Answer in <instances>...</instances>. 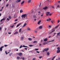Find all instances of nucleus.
<instances>
[{
  "label": "nucleus",
  "mask_w": 60,
  "mask_h": 60,
  "mask_svg": "<svg viewBox=\"0 0 60 60\" xmlns=\"http://www.w3.org/2000/svg\"><path fill=\"white\" fill-rule=\"evenodd\" d=\"M14 18H16L17 17V15H14Z\"/></svg>",
  "instance_id": "aec40b11"
},
{
  "label": "nucleus",
  "mask_w": 60,
  "mask_h": 60,
  "mask_svg": "<svg viewBox=\"0 0 60 60\" xmlns=\"http://www.w3.org/2000/svg\"><path fill=\"white\" fill-rule=\"evenodd\" d=\"M29 47H33V46H34V45H29Z\"/></svg>",
  "instance_id": "c756f323"
},
{
  "label": "nucleus",
  "mask_w": 60,
  "mask_h": 60,
  "mask_svg": "<svg viewBox=\"0 0 60 60\" xmlns=\"http://www.w3.org/2000/svg\"><path fill=\"white\" fill-rule=\"evenodd\" d=\"M13 26H14V25H13L12 26H11L10 27H12V28H13Z\"/></svg>",
  "instance_id": "c9c22d12"
},
{
  "label": "nucleus",
  "mask_w": 60,
  "mask_h": 60,
  "mask_svg": "<svg viewBox=\"0 0 60 60\" xmlns=\"http://www.w3.org/2000/svg\"><path fill=\"white\" fill-rule=\"evenodd\" d=\"M25 3V1H23L21 3V4H23Z\"/></svg>",
  "instance_id": "4be33fe9"
},
{
  "label": "nucleus",
  "mask_w": 60,
  "mask_h": 60,
  "mask_svg": "<svg viewBox=\"0 0 60 60\" xmlns=\"http://www.w3.org/2000/svg\"><path fill=\"white\" fill-rule=\"evenodd\" d=\"M25 48H28V47L26 46H25Z\"/></svg>",
  "instance_id": "bf43d9fd"
},
{
  "label": "nucleus",
  "mask_w": 60,
  "mask_h": 60,
  "mask_svg": "<svg viewBox=\"0 0 60 60\" xmlns=\"http://www.w3.org/2000/svg\"><path fill=\"white\" fill-rule=\"evenodd\" d=\"M35 32V33H37V31H36V30H35L34 31Z\"/></svg>",
  "instance_id": "49530a36"
},
{
  "label": "nucleus",
  "mask_w": 60,
  "mask_h": 60,
  "mask_svg": "<svg viewBox=\"0 0 60 60\" xmlns=\"http://www.w3.org/2000/svg\"><path fill=\"white\" fill-rule=\"evenodd\" d=\"M21 24V23L19 24H18V25H17V26H16V27H18V26H19V25H20Z\"/></svg>",
  "instance_id": "bb28decb"
},
{
  "label": "nucleus",
  "mask_w": 60,
  "mask_h": 60,
  "mask_svg": "<svg viewBox=\"0 0 60 60\" xmlns=\"http://www.w3.org/2000/svg\"><path fill=\"white\" fill-rule=\"evenodd\" d=\"M46 42H45L44 43H43V45H45V44H46Z\"/></svg>",
  "instance_id": "79ce46f5"
},
{
  "label": "nucleus",
  "mask_w": 60,
  "mask_h": 60,
  "mask_svg": "<svg viewBox=\"0 0 60 60\" xmlns=\"http://www.w3.org/2000/svg\"><path fill=\"white\" fill-rule=\"evenodd\" d=\"M45 49H44L43 51V52H45Z\"/></svg>",
  "instance_id": "37998d69"
},
{
  "label": "nucleus",
  "mask_w": 60,
  "mask_h": 60,
  "mask_svg": "<svg viewBox=\"0 0 60 60\" xmlns=\"http://www.w3.org/2000/svg\"><path fill=\"white\" fill-rule=\"evenodd\" d=\"M22 31V30L21 29H20L19 30V33H20V32H21Z\"/></svg>",
  "instance_id": "4468645a"
},
{
  "label": "nucleus",
  "mask_w": 60,
  "mask_h": 60,
  "mask_svg": "<svg viewBox=\"0 0 60 60\" xmlns=\"http://www.w3.org/2000/svg\"><path fill=\"white\" fill-rule=\"evenodd\" d=\"M20 1L21 0H17L16 1V3H19V2H20Z\"/></svg>",
  "instance_id": "f8f14e48"
},
{
  "label": "nucleus",
  "mask_w": 60,
  "mask_h": 60,
  "mask_svg": "<svg viewBox=\"0 0 60 60\" xmlns=\"http://www.w3.org/2000/svg\"><path fill=\"white\" fill-rule=\"evenodd\" d=\"M5 20V18H3V19H1L0 20V22H2L3 20Z\"/></svg>",
  "instance_id": "9d476101"
},
{
  "label": "nucleus",
  "mask_w": 60,
  "mask_h": 60,
  "mask_svg": "<svg viewBox=\"0 0 60 60\" xmlns=\"http://www.w3.org/2000/svg\"><path fill=\"white\" fill-rule=\"evenodd\" d=\"M7 46H8V45H4V47H7Z\"/></svg>",
  "instance_id": "c03bdc74"
},
{
  "label": "nucleus",
  "mask_w": 60,
  "mask_h": 60,
  "mask_svg": "<svg viewBox=\"0 0 60 60\" xmlns=\"http://www.w3.org/2000/svg\"><path fill=\"white\" fill-rule=\"evenodd\" d=\"M23 38H23V37H21V40H22V41L23 40Z\"/></svg>",
  "instance_id": "c85d7f7f"
},
{
  "label": "nucleus",
  "mask_w": 60,
  "mask_h": 60,
  "mask_svg": "<svg viewBox=\"0 0 60 60\" xmlns=\"http://www.w3.org/2000/svg\"><path fill=\"white\" fill-rule=\"evenodd\" d=\"M17 21H18V19H15V22Z\"/></svg>",
  "instance_id": "e433bc0d"
},
{
  "label": "nucleus",
  "mask_w": 60,
  "mask_h": 60,
  "mask_svg": "<svg viewBox=\"0 0 60 60\" xmlns=\"http://www.w3.org/2000/svg\"><path fill=\"white\" fill-rule=\"evenodd\" d=\"M49 21H50V20H51V19H50V18H49Z\"/></svg>",
  "instance_id": "3c124183"
},
{
  "label": "nucleus",
  "mask_w": 60,
  "mask_h": 60,
  "mask_svg": "<svg viewBox=\"0 0 60 60\" xmlns=\"http://www.w3.org/2000/svg\"><path fill=\"white\" fill-rule=\"evenodd\" d=\"M58 3H60V1H59L58 2Z\"/></svg>",
  "instance_id": "e2e57ef3"
},
{
  "label": "nucleus",
  "mask_w": 60,
  "mask_h": 60,
  "mask_svg": "<svg viewBox=\"0 0 60 60\" xmlns=\"http://www.w3.org/2000/svg\"><path fill=\"white\" fill-rule=\"evenodd\" d=\"M4 46H2L1 48H0V51H2V48H4Z\"/></svg>",
  "instance_id": "39448f33"
},
{
  "label": "nucleus",
  "mask_w": 60,
  "mask_h": 60,
  "mask_svg": "<svg viewBox=\"0 0 60 60\" xmlns=\"http://www.w3.org/2000/svg\"><path fill=\"white\" fill-rule=\"evenodd\" d=\"M60 53V49L59 50H57V53Z\"/></svg>",
  "instance_id": "1a4fd4ad"
},
{
  "label": "nucleus",
  "mask_w": 60,
  "mask_h": 60,
  "mask_svg": "<svg viewBox=\"0 0 60 60\" xmlns=\"http://www.w3.org/2000/svg\"><path fill=\"white\" fill-rule=\"evenodd\" d=\"M23 10H21L20 11V13H22L23 12Z\"/></svg>",
  "instance_id": "412c9836"
},
{
  "label": "nucleus",
  "mask_w": 60,
  "mask_h": 60,
  "mask_svg": "<svg viewBox=\"0 0 60 60\" xmlns=\"http://www.w3.org/2000/svg\"><path fill=\"white\" fill-rule=\"evenodd\" d=\"M28 39L29 41H32V38H28Z\"/></svg>",
  "instance_id": "2eb2a0df"
},
{
  "label": "nucleus",
  "mask_w": 60,
  "mask_h": 60,
  "mask_svg": "<svg viewBox=\"0 0 60 60\" xmlns=\"http://www.w3.org/2000/svg\"><path fill=\"white\" fill-rule=\"evenodd\" d=\"M50 13V12H47V13H46V16H48L49 14Z\"/></svg>",
  "instance_id": "7ed1b4c3"
},
{
  "label": "nucleus",
  "mask_w": 60,
  "mask_h": 60,
  "mask_svg": "<svg viewBox=\"0 0 60 60\" xmlns=\"http://www.w3.org/2000/svg\"><path fill=\"white\" fill-rule=\"evenodd\" d=\"M43 16V14H42V15H41V17H42V16Z\"/></svg>",
  "instance_id": "0e129e2a"
},
{
  "label": "nucleus",
  "mask_w": 60,
  "mask_h": 60,
  "mask_svg": "<svg viewBox=\"0 0 60 60\" xmlns=\"http://www.w3.org/2000/svg\"><path fill=\"white\" fill-rule=\"evenodd\" d=\"M31 0H28V3H31Z\"/></svg>",
  "instance_id": "a211bd4d"
},
{
  "label": "nucleus",
  "mask_w": 60,
  "mask_h": 60,
  "mask_svg": "<svg viewBox=\"0 0 60 60\" xmlns=\"http://www.w3.org/2000/svg\"><path fill=\"white\" fill-rule=\"evenodd\" d=\"M49 27L50 28H51V26L50 25H49Z\"/></svg>",
  "instance_id": "8fccbe9b"
},
{
  "label": "nucleus",
  "mask_w": 60,
  "mask_h": 60,
  "mask_svg": "<svg viewBox=\"0 0 60 60\" xmlns=\"http://www.w3.org/2000/svg\"><path fill=\"white\" fill-rule=\"evenodd\" d=\"M46 21H49V19H47V20H46Z\"/></svg>",
  "instance_id": "5fc2aeb1"
},
{
  "label": "nucleus",
  "mask_w": 60,
  "mask_h": 60,
  "mask_svg": "<svg viewBox=\"0 0 60 60\" xmlns=\"http://www.w3.org/2000/svg\"><path fill=\"white\" fill-rule=\"evenodd\" d=\"M26 25H27V24H26V23H25L24 25L22 26V27H23L26 26Z\"/></svg>",
  "instance_id": "6e6552de"
},
{
  "label": "nucleus",
  "mask_w": 60,
  "mask_h": 60,
  "mask_svg": "<svg viewBox=\"0 0 60 60\" xmlns=\"http://www.w3.org/2000/svg\"><path fill=\"white\" fill-rule=\"evenodd\" d=\"M19 58H20L18 56L17 57V59H19Z\"/></svg>",
  "instance_id": "cd10ccee"
},
{
  "label": "nucleus",
  "mask_w": 60,
  "mask_h": 60,
  "mask_svg": "<svg viewBox=\"0 0 60 60\" xmlns=\"http://www.w3.org/2000/svg\"><path fill=\"white\" fill-rule=\"evenodd\" d=\"M18 33V32L16 31L15 32V33H14V34H17Z\"/></svg>",
  "instance_id": "393cba45"
},
{
  "label": "nucleus",
  "mask_w": 60,
  "mask_h": 60,
  "mask_svg": "<svg viewBox=\"0 0 60 60\" xmlns=\"http://www.w3.org/2000/svg\"><path fill=\"white\" fill-rule=\"evenodd\" d=\"M59 22H60V21H59V20H58V23H59Z\"/></svg>",
  "instance_id": "13d9d810"
},
{
  "label": "nucleus",
  "mask_w": 60,
  "mask_h": 60,
  "mask_svg": "<svg viewBox=\"0 0 60 60\" xmlns=\"http://www.w3.org/2000/svg\"><path fill=\"white\" fill-rule=\"evenodd\" d=\"M41 20H40L38 23V25H39V24H40V23H41Z\"/></svg>",
  "instance_id": "ddd939ff"
},
{
  "label": "nucleus",
  "mask_w": 60,
  "mask_h": 60,
  "mask_svg": "<svg viewBox=\"0 0 60 60\" xmlns=\"http://www.w3.org/2000/svg\"><path fill=\"white\" fill-rule=\"evenodd\" d=\"M52 14L51 13L50 14H49V16H51V15H52Z\"/></svg>",
  "instance_id": "09e8293b"
},
{
  "label": "nucleus",
  "mask_w": 60,
  "mask_h": 60,
  "mask_svg": "<svg viewBox=\"0 0 60 60\" xmlns=\"http://www.w3.org/2000/svg\"><path fill=\"white\" fill-rule=\"evenodd\" d=\"M22 60H25V58H24V57L22 58Z\"/></svg>",
  "instance_id": "864d4df0"
},
{
  "label": "nucleus",
  "mask_w": 60,
  "mask_h": 60,
  "mask_svg": "<svg viewBox=\"0 0 60 60\" xmlns=\"http://www.w3.org/2000/svg\"><path fill=\"white\" fill-rule=\"evenodd\" d=\"M36 52L37 53H40V52H38V51H37Z\"/></svg>",
  "instance_id": "de8ad7c7"
},
{
  "label": "nucleus",
  "mask_w": 60,
  "mask_h": 60,
  "mask_svg": "<svg viewBox=\"0 0 60 60\" xmlns=\"http://www.w3.org/2000/svg\"><path fill=\"white\" fill-rule=\"evenodd\" d=\"M24 49H25L26 50H27V48H25Z\"/></svg>",
  "instance_id": "6e6d98bb"
},
{
  "label": "nucleus",
  "mask_w": 60,
  "mask_h": 60,
  "mask_svg": "<svg viewBox=\"0 0 60 60\" xmlns=\"http://www.w3.org/2000/svg\"><path fill=\"white\" fill-rule=\"evenodd\" d=\"M48 7H46L45 8H43V9L44 10H47V9H48Z\"/></svg>",
  "instance_id": "20e7f679"
},
{
  "label": "nucleus",
  "mask_w": 60,
  "mask_h": 60,
  "mask_svg": "<svg viewBox=\"0 0 60 60\" xmlns=\"http://www.w3.org/2000/svg\"><path fill=\"white\" fill-rule=\"evenodd\" d=\"M5 53L6 55H7L8 54V53L7 52V51H5Z\"/></svg>",
  "instance_id": "2f4dec72"
},
{
  "label": "nucleus",
  "mask_w": 60,
  "mask_h": 60,
  "mask_svg": "<svg viewBox=\"0 0 60 60\" xmlns=\"http://www.w3.org/2000/svg\"><path fill=\"white\" fill-rule=\"evenodd\" d=\"M55 57H56V56H54L53 57V58L54 59V58H55Z\"/></svg>",
  "instance_id": "774afa93"
},
{
  "label": "nucleus",
  "mask_w": 60,
  "mask_h": 60,
  "mask_svg": "<svg viewBox=\"0 0 60 60\" xmlns=\"http://www.w3.org/2000/svg\"><path fill=\"white\" fill-rule=\"evenodd\" d=\"M18 54L19 56H22V53L21 52L18 53Z\"/></svg>",
  "instance_id": "f03ea898"
},
{
  "label": "nucleus",
  "mask_w": 60,
  "mask_h": 60,
  "mask_svg": "<svg viewBox=\"0 0 60 60\" xmlns=\"http://www.w3.org/2000/svg\"><path fill=\"white\" fill-rule=\"evenodd\" d=\"M60 34V32L59 33H57V36H58V35H59V34Z\"/></svg>",
  "instance_id": "5701e85b"
},
{
  "label": "nucleus",
  "mask_w": 60,
  "mask_h": 60,
  "mask_svg": "<svg viewBox=\"0 0 60 60\" xmlns=\"http://www.w3.org/2000/svg\"><path fill=\"white\" fill-rule=\"evenodd\" d=\"M37 42L36 41H34L33 42V43H37Z\"/></svg>",
  "instance_id": "7c9ffc66"
},
{
  "label": "nucleus",
  "mask_w": 60,
  "mask_h": 60,
  "mask_svg": "<svg viewBox=\"0 0 60 60\" xmlns=\"http://www.w3.org/2000/svg\"><path fill=\"white\" fill-rule=\"evenodd\" d=\"M54 59L53 58L52 59V60H54Z\"/></svg>",
  "instance_id": "338daca9"
},
{
  "label": "nucleus",
  "mask_w": 60,
  "mask_h": 60,
  "mask_svg": "<svg viewBox=\"0 0 60 60\" xmlns=\"http://www.w3.org/2000/svg\"><path fill=\"white\" fill-rule=\"evenodd\" d=\"M23 47V46L22 45H21L19 47V48H21Z\"/></svg>",
  "instance_id": "473e14b6"
},
{
  "label": "nucleus",
  "mask_w": 60,
  "mask_h": 60,
  "mask_svg": "<svg viewBox=\"0 0 60 60\" xmlns=\"http://www.w3.org/2000/svg\"><path fill=\"white\" fill-rule=\"evenodd\" d=\"M57 8H60V7L59 6V5H58L57 6Z\"/></svg>",
  "instance_id": "58836bf2"
},
{
  "label": "nucleus",
  "mask_w": 60,
  "mask_h": 60,
  "mask_svg": "<svg viewBox=\"0 0 60 60\" xmlns=\"http://www.w3.org/2000/svg\"><path fill=\"white\" fill-rule=\"evenodd\" d=\"M59 26V25H58L57 26H56L55 27V29H56V28H57L58 27V26Z\"/></svg>",
  "instance_id": "f3484780"
},
{
  "label": "nucleus",
  "mask_w": 60,
  "mask_h": 60,
  "mask_svg": "<svg viewBox=\"0 0 60 60\" xmlns=\"http://www.w3.org/2000/svg\"><path fill=\"white\" fill-rule=\"evenodd\" d=\"M45 51H48V50H49V48H45Z\"/></svg>",
  "instance_id": "0eeeda50"
},
{
  "label": "nucleus",
  "mask_w": 60,
  "mask_h": 60,
  "mask_svg": "<svg viewBox=\"0 0 60 60\" xmlns=\"http://www.w3.org/2000/svg\"><path fill=\"white\" fill-rule=\"evenodd\" d=\"M35 58H34L32 60H35Z\"/></svg>",
  "instance_id": "4d7b16f0"
},
{
  "label": "nucleus",
  "mask_w": 60,
  "mask_h": 60,
  "mask_svg": "<svg viewBox=\"0 0 60 60\" xmlns=\"http://www.w3.org/2000/svg\"><path fill=\"white\" fill-rule=\"evenodd\" d=\"M38 49H35V50H36V51H37V50H38Z\"/></svg>",
  "instance_id": "f704fd0d"
},
{
  "label": "nucleus",
  "mask_w": 60,
  "mask_h": 60,
  "mask_svg": "<svg viewBox=\"0 0 60 60\" xmlns=\"http://www.w3.org/2000/svg\"><path fill=\"white\" fill-rule=\"evenodd\" d=\"M47 55H49V52H47Z\"/></svg>",
  "instance_id": "72a5a7b5"
},
{
  "label": "nucleus",
  "mask_w": 60,
  "mask_h": 60,
  "mask_svg": "<svg viewBox=\"0 0 60 60\" xmlns=\"http://www.w3.org/2000/svg\"><path fill=\"white\" fill-rule=\"evenodd\" d=\"M8 18L9 19H11V16H9Z\"/></svg>",
  "instance_id": "a878e982"
},
{
  "label": "nucleus",
  "mask_w": 60,
  "mask_h": 60,
  "mask_svg": "<svg viewBox=\"0 0 60 60\" xmlns=\"http://www.w3.org/2000/svg\"><path fill=\"white\" fill-rule=\"evenodd\" d=\"M55 31V30H53L52 31H51V32H50V34H51V33H53V32H54Z\"/></svg>",
  "instance_id": "6ab92c4d"
},
{
  "label": "nucleus",
  "mask_w": 60,
  "mask_h": 60,
  "mask_svg": "<svg viewBox=\"0 0 60 60\" xmlns=\"http://www.w3.org/2000/svg\"><path fill=\"white\" fill-rule=\"evenodd\" d=\"M8 33L9 34H11V32H8Z\"/></svg>",
  "instance_id": "603ef678"
},
{
  "label": "nucleus",
  "mask_w": 60,
  "mask_h": 60,
  "mask_svg": "<svg viewBox=\"0 0 60 60\" xmlns=\"http://www.w3.org/2000/svg\"><path fill=\"white\" fill-rule=\"evenodd\" d=\"M25 46L24 45H23V47H24V48H25Z\"/></svg>",
  "instance_id": "052dcab7"
},
{
  "label": "nucleus",
  "mask_w": 60,
  "mask_h": 60,
  "mask_svg": "<svg viewBox=\"0 0 60 60\" xmlns=\"http://www.w3.org/2000/svg\"><path fill=\"white\" fill-rule=\"evenodd\" d=\"M22 18H25L26 17V18H27V15L26 14H25L21 16Z\"/></svg>",
  "instance_id": "f257e3e1"
},
{
  "label": "nucleus",
  "mask_w": 60,
  "mask_h": 60,
  "mask_svg": "<svg viewBox=\"0 0 60 60\" xmlns=\"http://www.w3.org/2000/svg\"><path fill=\"white\" fill-rule=\"evenodd\" d=\"M60 48L59 47H58L57 48V49H58V50H60Z\"/></svg>",
  "instance_id": "4c0bfd02"
},
{
  "label": "nucleus",
  "mask_w": 60,
  "mask_h": 60,
  "mask_svg": "<svg viewBox=\"0 0 60 60\" xmlns=\"http://www.w3.org/2000/svg\"><path fill=\"white\" fill-rule=\"evenodd\" d=\"M33 17L35 19L36 18V16L35 15H34V16Z\"/></svg>",
  "instance_id": "b1692460"
},
{
  "label": "nucleus",
  "mask_w": 60,
  "mask_h": 60,
  "mask_svg": "<svg viewBox=\"0 0 60 60\" xmlns=\"http://www.w3.org/2000/svg\"><path fill=\"white\" fill-rule=\"evenodd\" d=\"M7 20H9V18H7Z\"/></svg>",
  "instance_id": "680f3d73"
},
{
  "label": "nucleus",
  "mask_w": 60,
  "mask_h": 60,
  "mask_svg": "<svg viewBox=\"0 0 60 60\" xmlns=\"http://www.w3.org/2000/svg\"><path fill=\"white\" fill-rule=\"evenodd\" d=\"M42 56H41L39 57V58H40V59H41V58H42Z\"/></svg>",
  "instance_id": "ea45409f"
},
{
  "label": "nucleus",
  "mask_w": 60,
  "mask_h": 60,
  "mask_svg": "<svg viewBox=\"0 0 60 60\" xmlns=\"http://www.w3.org/2000/svg\"><path fill=\"white\" fill-rule=\"evenodd\" d=\"M55 41V40H52L51 41H50L49 42H52V41Z\"/></svg>",
  "instance_id": "a19ab883"
},
{
  "label": "nucleus",
  "mask_w": 60,
  "mask_h": 60,
  "mask_svg": "<svg viewBox=\"0 0 60 60\" xmlns=\"http://www.w3.org/2000/svg\"><path fill=\"white\" fill-rule=\"evenodd\" d=\"M27 30H29L30 31V30H31V29H30V28H29V27H28L27 28Z\"/></svg>",
  "instance_id": "dca6fc26"
},
{
  "label": "nucleus",
  "mask_w": 60,
  "mask_h": 60,
  "mask_svg": "<svg viewBox=\"0 0 60 60\" xmlns=\"http://www.w3.org/2000/svg\"><path fill=\"white\" fill-rule=\"evenodd\" d=\"M48 38H45L44 40V41L45 42L47 41L48 40Z\"/></svg>",
  "instance_id": "423d86ee"
},
{
  "label": "nucleus",
  "mask_w": 60,
  "mask_h": 60,
  "mask_svg": "<svg viewBox=\"0 0 60 60\" xmlns=\"http://www.w3.org/2000/svg\"><path fill=\"white\" fill-rule=\"evenodd\" d=\"M39 29H42V26H40L39 27Z\"/></svg>",
  "instance_id": "9b49d317"
},
{
  "label": "nucleus",
  "mask_w": 60,
  "mask_h": 60,
  "mask_svg": "<svg viewBox=\"0 0 60 60\" xmlns=\"http://www.w3.org/2000/svg\"><path fill=\"white\" fill-rule=\"evenodd\" d=\"M36 19H34V21H36Z\"/></svg>",
  "instance_id": "69168bd1"
},
{
  "label": "nucleus",
  "mask_w": 60,
  "mask_h": 60,
  "mask_svg": "<svg viewBox=\"0 0 60 60\" xmlns=\"http://www.w3.org/2000/svg\"><path fill=\"white\" fill-rule=\"evenodd\" d=\"M51 23H52L53 24V21H51Z\"/></svg>",
  "instance_id": "a18cd8bd"
}]
</instances>
